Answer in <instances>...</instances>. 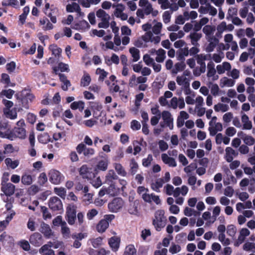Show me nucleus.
Here are the masks:
<instances>
[{
    "instance_id": "obj_1",
    "label": "nucleus",
    "mask_w": 255,
    "mask_h": 255,
    "mask_svg": "<svg viewBox=\"0 0 255 255\" xmlns=\"http://www.w3.org/2000/svg\"><path fill=\"white\" fill-rule=\"evenodd\" d=\"M15 97L17 99L19 100L22 107L25 109L29 108L31 103L35 98L32 94L27 92L26 90H23L20 93L16 94Z\"/></svg>"
},
{
    "instance_id": "obj_2",
    "label": "nucleus",
    "mask_w": 255,
    "mask_h": 255,
    "mask_svg": "<svg viewBox=\"0 0 255 255\" xmlns=\"http://www.w3.org/2000/svg\"><path fill=\"white\" fill-rule=\"evenodd\" d=\"M163 210H158L155 212L154 219L152 221V224L157 231H160L166 224V219L164 216Z\"/></svg>"
},
{
    "instance_id": "obj_3",
    "label": "nucleus",
    "mask_w": 255,
    "mask_h": 255,
    "mask_svg": "<svg viewBox=\"0 0 255 255\" xmlns=\"http://www.w3.org/2000/svg\"><path fill=\"white\" fill-rule=\"evenodd\" d=\"M115 218L114 215H106L97 225V230L99 233H104L109 226V223Z\"/></svg>"
},
{
    "instance_id": "obj_4",
    "label": "nucleus",
    "mask_w": 255,
    "mask_h": 255,
    "mask_svg": "<svg viewBox=\"0 0 255 255\" xmlns=\"http://www.w3.org/2000/svg\"><path fill=\"white\" fill-rule=\"evenodd\" d=\"M77 207L74 205H69L66 208V219L69 225L74 224L76 219Z\"/></svg>"
},
{
    "instance_id": "obj_5",
    "label": "nucleus",
    "mask_w": 255,
    "mask_h": 255,
    "mask_svg": "<svg viewBox=\"0 0 255 255\" xmlns=\"http://www.w3.org/2000/svg\"><path fill=\"white\" fill-rule=\"evenodd\" d=\"M11 130L10 126L8 122L5 121L0 122V137L10 139L12 137L10 135Z\"/></svg>"
},
{
    "instance_id": "obj_6",
    "label": "nucleus",
    "mask_w": 255,
    "mask_h": 255,
    "mask_svg": "<svg viewBox=\"0 0 255 255\" xmlns=\"http://www.w3.org/2000/svg\"><path fill=\"white\" fill-rule=\"evenodd\" d=\"M49 208L53 211L63 210V204L61 200L57 197L54 196L50 198L48 202Z\"/></svg>"
},
{
    "instance_id": "obj_7",
    "label": "nucleus",
    "mask_w": 255,
    "mask_h": 255,
    "mask_svg": "<svg viewBox=\"0 0 255 255\" xmlns=\"http://www.w3.org/2000/svg\"><path fill=\"white\" fill-rule=\"evenodd\" d=\"M49 179L50 182L53 184H59L64 178L63 176L58 170L52 169L49 172Z\"/></svg>"
},
{
    "instance_id": "obj_8",
    "label": "nucleus",
    "mask_w": 255,
    "mask_h": 255,
    "mask_svg": "<svg viewBox=\"0 0 255 255\" xmlns=\"http://www.w3.org/2000/svg\"><path fill=\"white\" fill-rule=\"evenodd\" d=\"M124 205V201L121 198H115L109 203L108 208L112 212H117Z\"/></svg>"
},
{
    "instance_id": "obj_9",
    "label": "nucleus",
    "mask_w": 255,
    "mask_h": 255,
    "mask_svg": "<svg viewBox=\"0 0 255 255\" xmlns=\"http://www.w3.org/2000/svg\"><path fill=\"white\" fill-rule=\"evenodd\" d=\"M79 173L83 179H92L95 178L96 175L97 174L96 170L94 172H90L87 165H82L79 170Z\"/></svg>"
},
{
    "instance_id": "obj_10",
    "label": "nucleus",
    "mask_w": 255,
    "mask_h": 255,
    "mask_svg": "<svg viewBox=\"0 0 255 255\" xmlns=\"http://www.w3.org/2000/svg\"><path fill=\"white\" fill-rule=\"evenodd\" d=\"M10 135L11 137L9 140H12L14 138H19L23 139L26 136V130L24 128L14 127L11 130Z\"/></svg>"
},
{
    "instance_id": "obj_11",
    "label": "nucleus",
    "mask_w": 255,
    "mask_h": 255,
    "mask_svg": "<svg viewBox=\"0 0 255 255\" xmlns=\"http://www.w3.org/2000/svg\"><path fill=\"white\" fill-rule=\"evenodd\" d=\"M30 243L35 247H39L43 244V239L41 235L39 233H34L32 234L29 239Z\"/></svg>"
},
{
    "instance_id": "obj_12",
    "label": "nucleus",
    "mask_w": 255,
    "mask_h": 255,
    "mask_svg": "<svg viewBox=\"0 0 255 255\" xmlns=\"http://www.w3.org/2000/svg\"><path fill=\"white\" fill-rule=\"evenodd\" d=\"M162 119L166 124V127H169L172 130L173 128V119L171 113L167 111H164L162 113Z\"/></svg>"
},
{
    "instance_id": "obj_13",
    "label": "nucleus",
    "mask_w": 255,
    "mask_h": 255,
    "mask_svg": "<svg viewBox=\"0 0 255 255\" xmlns=\"http://www.w3.org/2000/svg\"><path fill=\"white\" fill-rule=\"evenodd\" d=\"M45 14L50 18L52 23H56L57 16L59 15V10L58 8L52 5L49 10L48 11H45Z\"/></svg>"
},
{
    "instance_id": "obj_14",
    "label": "nucleus",
    "mask_w": 255,
    "mask_h": 255,
    "mask_svg": "<svg viewBox=\"0 0 255 255\" xmlns=\"http://www.w3.org/2000/svg\"><path fill=\"white\" fill-rule=\"evenodd\" d=\"M15 189V185L10 182L2 184V185L1 186V191L7 196H10L13 195L14 193Z\"/></svg>"
},
{
    "instance_id": "obj_15",
    "label": "nucleus",
    "mask_w": 255,
    "mask_h": 255,
    "mask_svg": "<svg viewBox=\"0 0 255 255\" xmlns=\"http://www.w3.org/2000/svg\"><path fill=\"white\" fill-rule=\"evenodd\" d=\"M121 239L118 237H112L109 240V244L113 252H117L120 247Z\"/></svg>"
},
{
    "instance_id": "obj_16",
    "label": "nucleus",
    "mask_w": 255,
    "mask_h": 255,
    "mask_svg": "<svg viewBox=\"0 0 255 255\" xmlns=\"http://www.w3.org/2000/svg\"><path fill=\"white\" fill-rule=\"evenodd\" d=\"M39 231L42 233L46 238H49L52 235V230L49 226L43 222L41 223L40 228L39 229Z\"/></svg>"
},
{
    "instance_id": "obj_17",
    "label": "nucleus",
    "mask_w": 255,
    "mask_h": 255,
    "mask_svg": "<svg viewBox=\"0 0 255 255\" xmlns=\"http://www.w3.org/2000/svg\"><path fill=\"white\" fill-rule=\"evenodd\" d=\"M161 159L165 164L168 165L170 167H174L177 165L175 159L169 157L166 153L161 154Z\"/></svg>"
},
{
    "instance_id": "obj_18",
    "label": "nucleus",
    "mask_w": 255,
    "mask_h": 255,
    "mask_svg": "<svg viewBox=\"0 0 255 255\" xmlns=\"http://www.w3.org/2000/svg\"><path fill=\"white\" fill-rule=\"evenodd\" d=\"M51 245L45 244L42 246L39 249V253L42 255H55L54 251L49 249Z\"/></svg>"
},
{
    "instance_id": "obj_19",
    "label": "nucleus",
    "mask_w": 255,
    "mask_h": 255,
    "mask_svg": "<svg viewBox=\"0 0 255 255\" xmlns=\"http://www.w3.org/2000/svg\"><path fill=\"white\" fill-rule=\"evenodd\" d=\"M118 179V176L115 171L113 170H110L106 176V183L107 184L115 183L114 180H117Z\"/></svg>"
},
{
    "instance_id": "obj_20",
    "label": "nucleus",
    "mask_w": 255,
    "mask_h": 255,
    "mask_svg": "<svg viewBox=\"0 0 255 255\" xmlns=\"http://www.w3.org/2000/svg\"><path fill=\"white\" fill-rule=\"evenodd\" d=\"M60 70L61 72H67L70 71L69 66L68 64L64 63L63 62H60L58 63V67H53V70L55 74H57V71Z\"/></svg>"
},
{
    "instance_id": "obj_21",
    "label": "nucleus",
    "mask_w": 255,
    "mask_h": 255,
    "mask_svg": "<svg viewBox=\"0 0 255 255\" xmlns=\"http://www.w3.org/2000/svg\"><path fill=\"white\" fill-rule=\"evenodd\" d=\"M38 140L40 143L46 144L48 142H53V140H51V138L49 134L47 132H44L38 136Z\"/></svg>"
},
{
    "instance_id": "obj_22",
    "label": "nucleus",
    "mask_w": 255,
    "mask_h": 255,
    "mask_svg": "<svg viewBox=\"0 0 255 255\" xmlns=\"http://www.w3.org/2000/svg\"><path fill=\"white\" fill-rule=\"evenodd\" d=\"M189 37L191 39V44L193 45L196 46L199 45L197 42L202 37V34L197 33L196 32H192L190 34Z\"/></svg>"
},
{
    "instance_id": "obj_23",
    "label": "nucleus",
    "mask_w": 255,
    "mask_h": 255,
    "mask_svg": "<svg viewBox=\"0 0 255 255\" xmlns=\"http://www.w3.org/2000/svg\"><path fill=\"white\" fill-rule=\"evenodd\" d=\"M164 183V181L163 178H159L156 180L155 183H152L151 184V188L153 190L157 192H159V188L162 187Z\"/></svg>"
},
{
    "instance_id": "obj_24",
    "label": "nucleus",
    "mask_w": 255,
    "mask_h": 255,
    "mask_svg": "<svg viewBox=\"0 0 255 255\" xmlns=\"http://www.w3.org/2000/svg\"><path fill=\"white\" fill-rule=\"evenodd\" d=\"M66 11L68 12L76 11L80 13L81 8L77 3L73 2L72 4H68L67 5Z\"/></svg>"
},
{
    "instance_id": "obj_25",
    "label": "nucleus",
    "mask_w": 255,
    "mask_h": 255,
    "mask_svg": "<svg viewBox=\"0 0 255 255\" xmlns=\"http://www.w3.org/2000/svg\"><path fill=\"white\" fill-rule=\"evenodd\" d=\"M85 103L82 101H76L72 103L70 108L73 110L79 109L80 112H82L84 109Z\"/></svg>"
},
{
    "instance_id": "obj_26",
    "label": "nucleus",
    "mask_w": 255,
    "mask_h": 255,
    "mask_svg": "<svg viewBox=\"0 0 255 255\" xmlns=\"http://www.w3.org/2000/svg\"><path fill=\"white\" fill-rule=\"evenodd\" d=\"M123 255H136V250L132 244H129L125 248Z\"/></svg>"
},
{
    "instance_id": "obj_27",
    "label": "nucleus",
    "mask_w": 255,
    "mask_h": 255,
    "mask_svg": "<svg viewBox=\"0 0 255 255\" xmlns=\"http://www.w3.org/2000/svg\"><path fill=\"white\" fill-rule=\"evenodd\" d=\"M89 254L90 255H107L110 254V251H106L104 248H101L98 250L90 249Z\"/></svg>"
},
{
    "instance_id": "obj_28",
    "label": "nucleus",
    "mask_w": 255,
    "mask_h": 255,
    "mask_svg": "<svg viewBox=\"0 0 255 255\" xmlns=\"http://www.w3.org/2000/svg\"><path fill=\"white\" fill-rule=\"evenodd\" d=\"M49 49L52 52V54L54 55L55 57L59 58L62 53V49L56 44H51L49 46Z\"/></svg>"
},
{
    "instance_id": "obj_29",
    "label": "nucleus",
    "mask_w": 255,
    "mask_h": 255,
    "mask_svg": "<svg viewBox=\"0 0 255 255\" xmlns=\"http://www.w3.org/2000/svg\"><path fill=\"white\" fill-rule=\"evenodd\" d=\"M3 113L7 118L11 120L15 119L17 117V112L15 108L11 110H3Z\"/></svg>"
},
{
    "instance_id": "obj_30",
    "label": "nucleus",
    "mask_w": 255,
    "mask_h": 255,
    "mask_svg": "<svg viewBox=\"0 0 255 255\" xmlns=\"http://www.w3.org/2000/svg\"><path fill=\"white\" fill-rule=\"evenodd\" d=\"M212 39L213 41H211L206 47L205 50L208 53L213 51L219 42V40L216 37L213 38Z\"/></svg>"
},
{
    "instance_id": "obj_31",
    "label": "nucleus",
    "mask_w": 255,
    "mask_h": 255,
    "mask_svg": "<svg viewBox=\"0 0 255 255\" xmlns=\"http://www.w3.org/2000/svg\"><path fill=\"white\" fill-rule=\"evenodd\" d=\"M129 51L133 58L132 61L133 62H136L139 59V50L138 49L135 47H131L129 48Z\"/></svg>"
},
{
    "instance_id": "obj_32",
    "label": "nucleus",
    "mask_w": 255,
    "mask_h": 255,
    "mask_svg": "<svg viewBox=\"0 0 255 255\" xmlns=\"http://www.w3.org/2000/svg\"><path fill=\"white\" fill-rule=\"evenodd\" d=\"M129 172L132 175H134L138 168V165L134 158H132L129 163Z\"/></svg>"
},
{
    "instance_id": "obj_33",
    "label": "nucleus",
    "mask_w": 255,
    "mask_h": 255,
    "mask_svg": "<svg viewBox=\"0 0 255 255\" xmlns=\"http://www.w3.org/2000/svg\"><path fill=\"white\" fill-rule=\"evenodd\" d=\"M165 53V51L163 49L160 48L158 49L156 53L157 56L155 58V60L157 62H163L166 57Z\"/></svg>"
},
{
    "instance_id": "obj_34",
    "label": "nucleus",
    "mask_w": 255,
    "mask_h": 255,
    "mask_svg": "<svg viewBox=\"0 0 255 255\" xmlns=\"http://www.w3.org/2000/svg\"><path fill=\"white\" fill-rule=\"evenodd\" d=\"M91 81L90 75L88 73H84L81 79L80 85L81 86L86 87L88 86Z\"/></svg>"
},
{
    "instance_id": "obj_35",
    "label": "nucleus",
    "mask_w": 255,
    "mask_h": 255,
    "mask_svg": "<svg viewBox=\"0 0 255 255\" xmlns=\"http://www.w3.org/2000/svg\"><path fill=\"white\" fill-rule=\"evenodd\" d=\"M4 162L7 167L13 169L16 168L19 164V161L18 160H15L12 161L10 158H6L5 159Z\"/></svg>"
},
{
    "instance_id": "obj_36",
    "label": "nucleus",
    "mask_w": 255,
    "mask_h": 255,
    "mask_svg": "<svg viewBox=\"0 0 255 255\" xmlns=\"http://www.w3.org/2000/svg\"><path fill=\"white\" fill-rule=\"evenodd\" d=\"M108 184L109 186L107 188L108 194L112 196H115L117 195L118 192V190L116 188L115 183H108Z\"/></svg>"
},
{
    "instance_id": "obj_37",
    "label": "nucleus",
    "mask_w": 255,
    "mask_h": 255,
    "mask_svg": "<svg viewBox=\"0 0 255 255\" xmlns=\"http://www.w3.org/2000/svg\"><path fill=\"white\" fill-rule=\"evenodd\" d=\"M115 167L118 174L124 177L126 176L127 172L121 164L116 163Z\"/></svg>"
},
{
    "instance_id": "obj_38",
    "label": "nucleus",
    "mask_w": 255,
    "mask_h": 255,
    "mask_svg": "<svg viewBox=\"0 0 255 255\" xmlns=\"http://www.w3.org/2000/svg\"><path fill=\"white\" fill-rule=\"evenodd\" d=\"M75 26H77V29L82 30H85L90 27V25L88 22L84 20L80 21L78 23L75 24Z\"/></svg>"
},
{
    "instance_id": "obj_39",
    "label": "nucleus",
    "mask_w": 255,
    "mask_h": 255,
    "mask_svg": "<svg viewBox=\"0 0 255 255\" xmlns=\"http://www.w3.org/2000/svg\"><path fill=\"white\" fill-rule=\"evenodd\" d=\"M21 180L22 183L25 185H30L32 182L31 176L26 174L22 176Z\"/></svg>"
},
{
    "instance_id": "obj_40",
    "label": "nucleus",
    "mask_w": 255,
    "mask_h": 255,
    "mask_svg": "<svg viewBox=\"0 0 255 255\" xmlns=\"http://www.w3.org/2000/svg\"><path fill=\"white\" fill-rule=\"evenodd\" d=\"M54 192L59 196L63 199H65L66 197V191L63 187H55L54 189Z\"/></svg>"
},
{
    "instance_id": "obj_41",
    "label": "nucleus",
    "mask_w": 255,
    "mask_h": 255,
    "mask_svg": "<svg viewBox=\"0 0 255 255\" xmlns=\"http://www.w3.org/2000/svg\"><path fill=\"white\" fill-rule=\"evenodd\" d=\"M185 67V64L183 61L178 62L175 64V69L173 70V73H177L179 71H182L184 70Z\"/></svg>"
},
{
    "instance_id": "obj_42",
    "label": "nucleus",
    "mask_w": 255,
    "mask_h": 255,
    "mask_svg": "<svg viewBox=\"0 0 255 255\" xmlns=\"http://www.w3.org/2000/svg\"><path fill=\"white\" fill-rule=\"evenodd\" d=\"M214 108L216 112L222 111L223 112H225L228 110L229 107L227 105L219 103L217 105H215Z\"/></svg>"
},
{
    "instance_id": "obj_43",
    "label": "nucleus",
    "mask_w": 255,
    "mask_h": 255,
    "mask_svg": "<svg viewBox=\"0 0 255 255\" xmlns=\"http://www.w3.org/2000/svg\"><path fill=\"white\" fill-rule=\"evenodd\" d=\"M215 27L210 25H206L203 28V32L207 35L210 36L215 31Z\"/></svg>"
},
{
    "instance_id": "obj_44",
    "label": "nucleus",
    "mask_w": 255,
    "mask_h": 255,
    "mask_svg": "<svg viewBox=\"0 0 255 255\" xmlns=\"http://www.w3.org/2000/svg\"><path fill=\"white\" fill-rule=\"evenodd\" d=\"M243 249L246 251H252L255 253V244L254 243L247 242L243 246Z\"/></svg>"
},
{
    "instance_id": "obj_45",
    "label": "nucleus",
    "mask_w": 255,
    "mask_h": 255,
    "mask_svg": "<svg viewBox=\"0 0 255 255\" xmlns=\"http://www.w3.org/2000/svg\"><path fill=\"white\" fill-rule=\"evenodd\" d=\"M47 182V177L45 172H42L40 174L38 179V183L41 186H43Z\"/></svg>"
},
{
    "instance_id": "obj_46",
    "label": "nucleus",
    "mask_w": 255,
    "mask_h": 255,
    "mask_svg": "<svg viewBox=\"0 0 255 255\" xmlns=\"http://www.w3.org/2000/svg\"><path fill=\"white\" fill-rule=\"evenodd\" d=\"M109 19L110 17H104L102 19V21L98 23V27L99 28H107L109 26Z\"/></svg>"
},
{
    "instance_id": "obj_47",
    "label": "nucleus",
    "mask_w": 255,
    "mask_h": 255,
    "mask_svg": "<svg viewBox=\"0 0 255 255\" xmlns=\"http://www.w3.org/2000/svg\"><path fill=\"white\" fill-rule=\"evenodd\" d=\"M95 178H92V179H89L90 180V183L94 186L95 188H98L102 185V181L100 178V177H95Z\"/></svg>"
},
{
    "instance_id": "obj_48",
    "label": "nucleus",
    "mask_w": 255,
    "mask_h": 255,
    "mask_svg": "<svg viewBox=\"0 0 255 255\" xmlns=\"http://www.w3.org/2000/svg\"><path fill=\"white\" fill-rule=\"evenodd\" d=\"M243 139L244 142L248 145H252L255 142V138L251 135H245Z\"/></svg>"
},
{
    "instance_id": "obj_49",
    "label": "nucleus",
    "mask_w": 255,
    "mask_h": 255,
    "mask_svg": "<svg viewBox=\"0 0 255 255\" xmlns=\"http://www.w3.org/2000/svg\"><path fill=\"white\" fill-rule=\"evenodd\" d=\"M236 227L233 225H230L227 227V233L231 236L234 237L236 233Z\"/></svg>"
},
{
    "instance_id": "obj_50",
    "label": "nucleus",
    "mask_w": 255,
    "mask_h": 255,
    "mask_svg": "<svg viewBox=\"0 0 255 255\" xmlns=\"http://www.w3.org/2000/svg\"><path fill=\"white\" fill-rule=\"evenodd\" d=\"M186 233L182 232L177 234L176 236L175 239L178 243H182L186 241Z\"/></svg>"
},
{
    "instance_id": "obj_51",
    "label": "nucleus",
    "mask_w": 255,
    "mask_h": 255,
    "mask_svg": "<svg viewBox=\"0 0 255 255\" xmlns=\"http://www.w3.org/2000/svg\"><path fill=\"white\" fill-rule=\"evenodd\" d=\"M238 13V9L236 7H231L228 9V14L227 15V19L229 20L230 18L233 17V16L237 15Z\"/></svg>"
},
{
    "instance_id": "obj_52",
    "label": "nucleus",
    "mask_w": 255,
    "mask_h": 255,
    "mask_svg": "<svg viewBox=\"0 0 255 255\" xmlns=\"http://www.w3.org/2000/svg\"><path fill=\"white\" fill-rule=\"evenodd\" d=\"M19 245L23 250L28 251L30 249L29 242L26 240H21L19 242Z\"/></svg>"
},
{
    "instance_id": "obj_53",
    "label": "nucleus",
    "mask_w": 255,
    "mask_h": 255,
    "mask_svg": "<svg viewBox=\"0 0 255 255\" xmlns=\"http://www.w3.org/2000/svg\"><path fill=\"white\" fill-rule=\"evenodd\" d=\"M153 160L152 156L151 154H148L147 157L143 158L142 160V164L144 167H148Z\"/></svg>"
},
{
    "instance_id": "obj_54",
    "label": "nucleus",
    "mask_w": 255,
    "mask_h": 255,
    "mask_svg": "<svg viewBox=\"0 0 255 255\" xmlns=\"http://www.w3.org/2000/svg\"><path fill=\"white\" fill-rule=\"evenodd\" d=\"M162 24L161 22H157L152 27V31L155 34H158L160 33Z\"/></svg>"
},
{
    "instance_id": "obj_55",
    "label": "nucleus",
    "mask_w": 255,
    "mask_h": 255,
    "mask_svg": "<svg viewBox=\"0 0 255 255\" xmlns=\"http://www.w3.org/2000/svg\"><path fill=\"white\" fill-rule=\"evenodd\" d=\"M181 247L178 245L172 244L169 249V251L172 254H175L181 251Z\"/></svg>"
},
{
    "instance_id": "obj_56",
    "label": "nucleus",
    "mask_w": 255,
    "mask_h": 255,
    "mask_svg": "<svg viewBox=\"0 0 255 255\" xmlns=\"http://www.w3.org/2000/svg\"><path fill=\"white\" fill-rule=\"evenodd\" d=\"M97 167L98 169L102 171H105L107 170L108 167V163L105 161L100 160L99 161Z\"/></svg>"
},
{
    "instance_id": "obj_57",
    "label": "nucleus",
    "mask_w": 255,
    "mask_h": 255,
    "mask_svg": "<svg viewBox=\"0 0 255 255\" xmlns=\"http://www.w3.org/2000/svg\"><path fill=\"white\" fill-rule=\"evenodd\" d=\"M102 238L98 237L91 240V244L94 248H98L102 244Z\"/></svg>"
},
{
    "instance_id": "obj_58",
    "label": "nucleus",
    "mask_w": 255,
    "mask_h": 255,
    "mask_svg": "<svg viewBox=\"0 0 255 255\" xmlns=\"http://www.w3.org/2000/svg\"><path fill=\"white\" fill-rule=\"evenodd\" d=\"M16 64L15 62L11 61L6 65V68L8 73H11L15 69Z\"/></svg>"
},
{
    "instance_id": "obj_59",
    "label": "nucleus",
    "mask_w": 255,
    "mask_h": 255,
    "mask_svg": "<svg viewBox=\"0 0 255 255\" xmlns=\"http://www.w3.org/2000/svg\"><path fill=\"white\" fill-rule=\"evenodd\" d=\"M130 128L133 130H137L140 128L141 125L136 120H132L130 123Z\"/></svg>"
},
{
    "instance_id": "obj_60",
    "label": "nucleus",
    "mask_w": 255,
    "mask_h": 255,
    "mask_svg": "<svg viewBox=\"0 0 255 255\" xmlns=\"http://www.w3.org/2000/svg\"><path fill=\"white\" fill-rule=\"evenodd\" d=\"M14 91L12 89L3 90L1 91V94L4 95L8 99H11Z\"/></svg>"
},
{
    "instance_id": "obj_61",
    "label": "nucleus",
    "mask_w": 255,
    "mask_h": 255,
    "mask_svg": "<svg viewBox=\"0 0 255 255\" xmlns=\"http://www.w3.org/2000/svg\"><path fill=\"white\" fill-rule=\"evenodd\" d=\"M4 150L2 152L4 155L7 153H11L14 151L13 147L11 144H5L4 146Z\"/></svg>"
},
{
    "instance_id": "obj_62",
    "label": "nucleus",
    "mask_w": 255,
    "mask_h": 255,
    "mask_svg": "<svg viewBox=\"0 0 255 255\" xmlns=\"http://www.w3.org/2000/svg\"><path fill=\"white\" fill-rule=\"evenodd\" d=\"M41 211L43 214V217L44 219H49L51 217V214L48 212V209L45 206H42Z\"/></svg>"
},
{
    "instance_id": "obj_63",
    "label": "nucleus",
    "mask_w": 255,
    "mask_h": 255,
    "mask_svg": "<svg viewBox=\"0 0 255 255\" xmlns=\"http://www.w3.org/2000/svg\"><path fill=\"white\" fill-rule=\"evenodd\" d=\"M36 120V116L32 113H28L27 116V122L31 124H33Z\"/></svg>"
},
{
    "instance_id": "obj_64",
    "label": "nucleus",
    "mask_w": 255,
    "mask_h": 255,
    "mask_svg": "<svg viewBox=\"0 0 255 255\" xmlns=\"http://www.w3.org/2000/svg\"><path fill=\"white\" fill-rule=\"evenodd\" d=\"M234 193V190L231 186H227L224 191V194L228 197H231Z\"/></svg>"
}]
</instances>
